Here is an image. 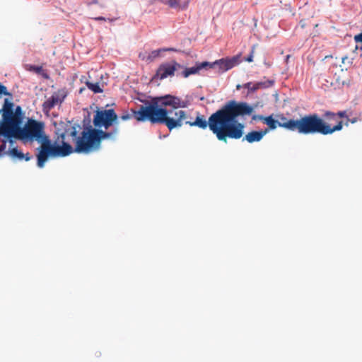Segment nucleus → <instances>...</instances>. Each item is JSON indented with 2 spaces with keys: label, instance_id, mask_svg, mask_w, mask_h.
<instances>
[{
  "label": "nucleus",
  "instance_id": "nucleus-1",
  "mask_svg": "<svg viewBox=\"0 0 362 362\" xmlns=\"http://www.w3.org/2000/svg\"><path fill=\"white\" fill-rule=\"evenodd\" d=\"M185 107V102L179 98L167 95L147 101L138 111L133 110V115L124 114L119 119L128 120L134 117L138 122L150 121L152 124H165L171 131L181 127L186 118V112L178 110Z\"/></svg>",
  "mask_w": 362,
  "mask_h": 362
},
{
  "label": "nucleus",
  "instance_id": "nucleus-2",
  "mask_svg": "<svg viewBox=\"0 0 362 362\" xmlns=\"http://www.w3.org/2000/svg\"><path fill=\"white\" fill-rule=\"evenodd\" d=\"M93 123L95 128L88 127L77 139L76 151L78 153L98 151L103 140H115L119 133V117L113 109L96 110Z\"/></svg>",
  "mask_w": 362,
  "mask_h": 362
},
{
  "label": "nucleus",
  "instance_id": "nucleus-3",
  "mask_svg": "<svg viewBox=\"0 0 362 362\" xmlns=\"http://www.w3.org/2000/svg\"><path fill=\"white\" fill-rule=\"evenodd\" d=\"M253 111V107L245 102L228 101L218 110L217 118L213 121V134L218 140L226 143L228 139H240L244 134L245 125L237 118L250 115Z\"/></svg>",
  "mask_w": 362,
  "mask_h": 362
},
{
  "label": "nucleus",
  "instance_id": "nucleus-4",
  "mask_svg": "<svg viewBox=\"0 0 362 362\" xmlns=\"http://www.w3.org/2000/svg\"><path fill=\"white\" fill-rule=\"evenodd\" d=\"M6 103L8 107H10L11 119H16L19 122L16 126H11L13 135L14 138L27 141H37L40 142L45 140V124L42 122L37 121L33 119H29L23 128L20 127V124L23 120V111L21 106L18 105L14 109V104L13 102L6 98Z\"/></svg>",
  "mask_w": 362,
  "mask_h": 362
},
{
  "label": "nucleus",
  "instance_id": "nucleus-5",
  "mask_svg": "<svg viewBox=\"0 0 362 362\" xmlns=\"http://www.w3.org/2000/svg\"><path fill=\"white\" fill-rule=\"evenodd\" d=\"M296 129L299 134H312L320 133L323 135L331 134L334 132L340 131L343 127L342 121L339 122L334 127L325 122L317 114H310L296 119Z\"/></svg>",
  "mask_w": 362,
  "mask_h": 362
},
{
  "label": "nucleus",
  "instance_id": "nucleus-6",
  "mask_svg": "<svg viewBox=\"0 0 362 362\" xmlns=\"http://www.w3.org/2000/svg\"><path fill=\"white\" fill-rule=\"evenodd\" d=\"M0 113L2 114V121L0 124V136L3 135L8 139L13 137L11 126H16L19 122L16 119H11L10 107H8L6 99L4 100V105L0 108Z\"/></svg>",
  "mask_w": 362,
  "mask_h": 362
},
{
  "label": "nucleus",
  "instance_id": "nucleus-7",
  "mask_svg": "<svg viewBox=\"0 0 362 362\" xmlns=\"http://www.w3.org/2000/svg\"><path fill=\"white\" fill-rule=\"evenodd\" d=\"M41 145L37 148L39 152L37 154V165L39 168H42L45 166V162L47 160L49 156L56 157L54 145H52L48 136H45V140L40 141Z\"/></svg>",
  "mask_w": 362,
  "mask_h": 362
},
{
  "label": "nucleus",
  "instance_id": "nucleus-8",
  "mask_svg": "<svg viewBox=\"0 0 362 362\" xmlns=\"http://www.w3.org/2000/svg\"><path fill=\"white\" fill-rule=\"evenodd\" d=\"M68 95L66 88L59 89L53 93L52 96L47 98L42 104V110L44 112H49L54 107L61 105Z\"/></svg>",
  "mask_w": 362,
  "mask_h": 362
},
{
  "label": "nucleus",
  "instance_id": "nucleus-9",
  "mask_svg": "<svg viewBox=\"0 0 362 362\" xmlns=\"http://www.w3.org/2000/svg\"><path fill=\"white\" fill-rule=\"evenodd\" d=\"M180 68H182V66L175 61L163 63L158 66L155 77L163 80L168 76H173L175 71Z\"/></svg>",
  "mask_w": 362,
  "mask_h": 362
},
{
  "label": "nucleus",
  "instance_id": "nucleus-10",
  "mask_svg": "<svg viewBox=\"0 0 362 362\" xmlns=\"http://www.w3.org/2000/svg\"><path fill=\"white\" fill-rule=\"evenodd\" d=\"M218 114V110L216 111L214 113L211 114V116L209 117L208 120L206 119L204 115H198L196 117L195 120L194 122H186V124H188L191 127H198L199 128L202 129H206L207 127H209V129L213 132V121H214V119L216 117L217 118Z\"/></svg>",
  "mask_w": 362,
  "mask_h": 362
},
{
  "label": "nucleus",
  "instance_id": "nucleus-11",
  "mask_svg": "<svg viewBox=\"0 0 362 362\" xmlns=\"http://www.w3.org/2000/svg\"><path fill=\"white\" fill-rule=\"evenodd\" d=\"M76 139H78V138H76ZM76 142H77V140H76V141H75V147L74 148H73L71 146V145L69 144V143L64 142V141L62 142V146H54V150L56 157L57 156H61V157L67 156L70 155L71 153H72L73 152L78 153L76 151Z\"/></svg>",
  "mask_w": 362,
  "mask_h": 362
},
{
  "label": "nucleus",
  "instance_id": "nucleus-12",
  "mask_svg": "<svg viewBox=\"0 0 362 362\" xmlns=\"http://www.w3.org/2000/svg\"><path fill=\"white\" fill-rule=\"evenodd\" d=\"M278 127L284 128L291 132H296V119H288L283 114L277 115Z\"/></svg>",
  "mask_w": 362,
  "mask_h": 362
},
{
  "label": "nucleus",
  "instance_id": "nucleus-13",
  "mask_svg": "<svg viewBox=\"0 0 362 362\" xmlns=\"http://www.w3.org/2000/svg\"><path fill=\"white\" fill-rule=\"evenodd\" d=\"M274 81L273 80H267L259 81L252 84L251 82L246 83L243 85V88H247L250 92H255L259 89L267 88L273 86Z\"/></svg>",
  "mask_w": 362,
  "mask_h": 362
},
{
  "label": "nucleus",
  "instance_id": "nucleus-14",
  "mask_svg": "<svg viewBox=\"0 0 362 362\" xmlns=\"http://www.w3.org/2000/svg\"><path fill=\"white\" fill-rule=\"evenodd\" d=\"M269 132L268 129L262 131H252L247 133L244 140H246L248 143L257 142L262 139L263 136Z\"/></svg>",
  "mask_w": 362,
  "mask_h": 362
},
{
  "label": "nucleus",
  "instance_id": "nucleus-15",
  "mask_svg": "<svg viewBox=\"0 0 362 362\" xmlns=\"http://www.w3.org/2000/svg\"><path fill=\"white\" fill-rule=\"evenodd\" d=\"M210 68V63L207 62H204L200 64H196L195 66L186 68L182 73L183 77L187 78L189 76L192 74H197L202 69Z\"/></svg>",
  "mask_w": 362,
  "mask_h": 362
},
{
  "label": "nucleus",
  "instance_id": "nucleus-16",
  "mask_svg": "<svg viewBox=\"0 0 362 362\" xmlns=\"http://www.w3.org/2000/svg\"><path fill=\"white\" fill-rule=\"evenodd\" d=\"M216 66H218L221 71H225L233 68V64H230L229 59H221L216 60L214 63H210V68H214Z\"/></svg>",
  "mask_w": 362,
  "mask_h": 362
},
{
  "label": "nucleus",
  "instance_id": "nucleus-17",
  "mask_svg": "<svg viewBox=\"0 0 362 362\" xmlns=\"http://www.w3.org/2000/svg\"><path fill=\"white\" fill-rule=\"evenodd\" d=\"M324 117L328 121H337V123L339 122L337 120L338 117L340 118H348L346 111H339L337 113H334L330 111H327L324 114Z\"/></svg>",
  "mask_w": 362,
  "mask_h": 362
},
{
  "label": "nucleus",
  "instance_id": "nucleus-18",
  "mask_svg": "<svg viewBox=\"0 0 362 362\" xmlns=\"http://www.w3.org/2000/svg\"><path fill=\"white\" fill-rule=\"evenodd\" d=\"M257 117L259 120L262 121L264 124H267L269 129H275L278 127V122L273 118L272 115L267 117L259 115Z\"/></svg>",
  "mask_w": 362,
  "mask_h": 362
},
{
  "label": "nucleus",
  "instance_id": "nucleus-19",
  "mask_svg": "<svg viewBox=\"0 0 362 362\" xmlns=\"http://www.w3.org/2000/svg\"><path fill=\"white\" fill-rule=\"evenodd\" d=\"M86 85L88 89L91 90L95 93H100L103 91V90L100 88L99 83H94L87 81Z\"/></svg>",
  "mask_w": 362,
  "mask_h": 362
},
{
  "label": "nucleus",
  "instance_id": "nucleus-20",
  "mask_svg": "<svg viewBox=\"0 0 362 362\" xmlns=\"http://www.w3.org/2000/svg\"><path fill=\"white\" fill-rule=\"evenodd\" d=\"M9 155L13 158H18V160H23L24 153L18 151L17 148H13L8 151Z\"/></svg>",
  "mask_w": 362,
  "mask_h": 362
},
{
  "label": "nucleus",
  "instance_id": "nucleus-21",
  "mask_svg": "<svg viewBox=\"0 0 362 362\" xmlns=\"http://www.w3.org/2000/svg\"><path fill=\"white\" fill-rule=\"evenodd\" d=\"M174 50V49L173 48H168V49H156V50H153L151 52V54H149V58L153 60L155 58L158 57L159 55H160V53L161 52H165V51H173Z\"/></svg>",
  "mask_w": 362,
  "mask_h": 362
},
{
  "label": "nucleus",
  "instance_id": "nucleus-22",
  "mask_svg": "<svg viewBox=\"0 0 362 362\" xmlns=\"http://www.w3.org/2000/svg\"><path fill=\"white\" fill-rule=\"evenodd\" d=\"M3 95L11 96V93L7 90V88L5 86L0 83V98Z\"/></svg>",
  "mask_w": 362,
  "mask_h": 362
},
{
  "label": "nucleus",
  "instance_id": "nucleus-23",
  "mask_svg": "<svg viewBox=\"0 0 362 362\" xmlns=\"http://www.w3.org/2000/svg\"><path fill=\"white\" fill-rule=\"evenodd\" d=\"M165 4L169 5L171 8H176L179 6L178 0H167Z\"/></svg>",
  "mask_w": 362,
  "mask_h": 362
},
{
  "label": "nucleus",
  "instance_id": "nucleus-24",
  "mask_svg": "<svg viewBox=\"0 0 362 362\" xmlns=\"http://www.w3.org/2000/svg\"><path fill=\"white\" fill-rule=\"evenodd\" d=\"M255 49V46H252L250 54L245 58V61L252 62L253 61V55Z\"/></svg>",
  "mask_w": 362,
  "mask_h": 362
},
{
  "label": "nucleus",
  "instance_id": "nucleus-25",
  "mask_svg": "<svg viewBox=\"0 0 362 362\" xmlns=\"http://www.w3.org/2000/svg\"><path fill=\"white\" fill-rule=\"evenodd\" d=\"M6 141L4 140L2 141V144L0 145V155L7 153V152H6Z\"/></svg>",
  "mask_w": 362,
  "mask_h": 362
},
{
  "label": "nucleus",
  "instance_id": "nucleus-26",
  "mask_svg": "<svg viewBox=\"0 0 362 362\" xmlns=\"http://www.w3.org/2000/svg\"><path fill=\"white\" fill-rule=\"evenodd\" d=\"M230 64H233V67L237 65L239 63V57H233L231 59H229Z\"/></svg>",
  "mask_w": 362,
  "mask_h": 362
},
{
  "label": "nucleus",
  "instance_id": "nucleus-27",
  "mask_svg": "<svg viewBox=\"0 0 362 362\" xmlns=\"http://www.w3.org/2000/svg\"><path fill=\"white\" fill-rule=\"evenodd\" d=\"M70 134L74 139V142L76 141V138H78L81 136V135L77 136V131H76V127H73L72 131L71 132Z\"/></svg>",
  "mask_w": 362,
  "mask_h": 362
},
{
  "label": "nucleus",
  "instance_id": "nucleus-28",
  "mask_svg": "<svg viewBox=\"0 0 362 362\" xmlns=\"http://www.w3.org/2000/svg\"><path fill=\"white\" fill-rule=\"evenodd\" d=\"M356 42H362V32L354 36Z\"/></svg>",
  "mask_w": 362,
  "mask_h": 362
},
{
  "label": "nucleus",
  "instance_id": "nucleus-29",
  "mask_svg": "<svg viewBox=\"0 0 362 362\" xmlns=\"http://www.w3.org/2000/svg\"><path fill=\"white\" fill-rule=\"evenodd\" d=\"M358 120V117H354L352 119L347 118V122L345 123V125L348 126L349 122L354 124L356 123Z\"/></svg>",
  "mask_w": 362,
  "mask_h": 362
},
{
  "label": "nucleus",
  "instance_id": "nucleus-30",
  "mask_svg": "<svg viewBox=\"0 0 362 362\" xmlns=\"http://www.w3.org/2000/svg\"><path fill=\"white\" fill-rule=\"evenodd\" d=\"M94 20L97 21H109L110 22L114 21V19H110V18H107H107H104L103 16H99V17L94 18Z\"/></svg>",
  "mask_w": 362,
  "mask_h": 362
},
{
  "label": "nucleus",
  "instance_id": "nucleus-31",
  "mask_svg": "<svg viewBox=\"0 0 362 362\" xmlns=\"http://www.w3.org/2000/svg\"><path fill=\"white\" fill-rule=\"evenodd\" d=\"M32 158V156L30 155L29 153H27L25 154H24V160H25L26 161H28L30 160V159Z\"/></svg>",
  "mask_w": 362,
  "mask_h": 362
},
{
  "label": "nucleus",
  "instance_id": "nucleus-32",
  "mask_svg": "<svg viewBox=\"0 0 362 362\" xmlns=\"http://www.w3.org/2000/svg\"><path fill=\"white\" fill-rule=\"evenodd\" d=\"M33 69L37 72V73H40V71L42 70V67L41 66H33Z\"/></svg>",
  "mask_w": 362,
  "mask_h": 362
},
{
  "label": "nucleus",
  "instance_id": "nucleus-33",
  "mask_svg": "<svg viewBox=\"0 0 362 362\" xmlns=\"http://www.w3.org/2000/svg\"><path fill=\"white\" fill-rule=\"evenodd\" d=\"M349 57H342L341 60H342V63L343 64H345L346 63V61H348L349 63H351V62L349 60Z\"/></svg>",
  "mask_w": 362,
  "mask_h": 362
},
{
  "label": "nucleus",
  "instance_id": "nucleus-34",
  "mask_svg": "<svg viewBox=\"0 0 362 362\" xmlns=\"http://www.w3.org/2000/svg\"><path fill=\"white\" fill-rule=\"evenodd\" d=\"M89 4H98V0H92V1L90 2Z\"/></svg>",
  "mask_w": 362,
  "mask_h": 362
},
{
  "label": "nucleus",
  "instance_id": "nucleus-35",
  "mask_svg": "<svg viewBox=\"0 0 362 362\" xmlns=\"http://www.w3.org/2000/svg\"><path fill=\"white\" fill-rule=\"evenodd\" d=\"M240 87H242L240 85H238V86H236V88L238 90V89H240Z\"/></svg>",
  "mask_w": 362,
  "mask_h": 362
},
{
  "label": "nucleus",
  "instance_id": "nucleus-36",
  "mask_svg": "<svg viewBox=\"0 0 362 362\" xmlns=\"http://www.w3.org/2000/svg\"><path fill=\"white\" fill-rule=\"evenodd\" d=\"M256 117H257L256 116H254L253 119H256Z\"/></svg>",
  "mask_w": 362,
  "mask_h": 362
}]
</instances>
